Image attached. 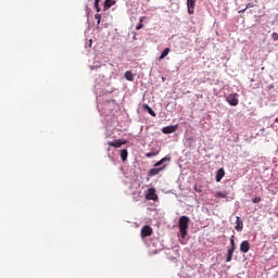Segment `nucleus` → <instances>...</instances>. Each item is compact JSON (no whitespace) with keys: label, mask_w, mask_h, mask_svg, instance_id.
<instances>
[{"label":"nucleus","mask_w":278,"mask_h":278,"mask_svg":"<svg viewBox=\"0 0 278 278\" xmlns=\"http://www.w3.org/2000/svg\"><path fill=\"white\" fill-rule=\"evenodd\" d=\"M189 225H190V217L186 215H182L179 217L178 228H179L180 237L182 238V240L186 238V236H188Z\"/></svg>","instance_id":"obj_1"},{"label":"nucleus","mask_w":278,"mask_h":278,"mask_svg":"<svg viewBox=\"0 0 278 278\" xmlns=\"http://www.w3.org/2000/svg\"><path fill=\"white\" fill-rule=\"evenodd\" d=\"M164 162H170V156H165L161 161L156 162L154 164L155 167L151 168L149 170V174H148L149 177H155V175H160V173H162V170H164V168H166V165L162 166V164H164ZM159 166H162V167H159Z\"/></svg>","instance_id":"obj_2"},{"label":"nucleus","mask_w":278,"mask_h":278,"mask_svg":"<svg viewBox=\"0 0 278 278\" xmlns=\"http://www.w3.org/2000/svg\"><path fill=\"white\" fill-rule=\"evenodd\" d=\"M226 101L227 103H229V105L236 106L238 105V103H240V101L238 100V93H231L228 97H226Z\"/></svg>","instance_id":"obj_3"},{"label":"nucleus","mask_w":278,"mask_h":278,"mask_svg":"<svg viewBox=\"0 0 278 278\" xmlns=\"http://www.w3.org/2000/svg\"><path fill=\"white\" fill-rule=\"evenodd\" d=\"M108 144L109 147H114V149H121L123 144H127V140L117 139L114 141H109Z\"/></svg>","instance_id":"obj_4"},{"label":"nucleus","mask_w":278,"mask_h":278,"mask_svg":"<svg viewBox=\"0 0 278 278\" xmlns=\"http://www.w3.org/2000/svg\"><path fill=\"white\" fill-rule=\"evenodd\" d=\"M149 236H153V228H151V226H143L141 229V238H149Z\"/></svg>","instance_id":"obj_5"},{"label":"nucleus","mask_w":278,"mask_h":278,"mask_svg":"<svg viewBox=\"0 0 278 278\" xmlns=\"http://www.w3.org/2000/svg\"><path fill=\"white\" fill-rule=\"evenodd\" d=\"M146 199L148 201H157V194H155V189L154 188H150L148 190V193L146 195Z\"/></svg>","instance_id":"obj_6"},{"label":"nucleus","mask_w":278,"mask_h":278,"mask_svg":"<svg viewBox=\"0 0 278 278\" xmlns=\"http://www.w3.org/2000/svg\"><path fill=\"white\" fill-rule=\"evenodd\" d=\"M197 0H187L188 14H194Z\"/></svg>","instance_id":"obj_7"},{"label":"nucleus","mask_w":278,"mask_h":278,"mask_svg":"<svg viewBox=\"0 0 278 278\" xmlns=\"http://www.w3.org/2000/svg\"><path fill=\"white\" fill-rule=\"evenodd\" d=\"M240 251L241 253H249L251 251V243L249 241H242L240 243Z\"/></svg>","instance_id":"obj_8"},{"label":"nucleus","mask_w":278,"mask_h":278,"mask_svg":"<svg viewBox=\"0 0 278 278\" xmlns=\"http://www.w3.org/2000/svg\"><path fill=\"white\" fill-rule=\"evenodd\" d=\"M223 177H225V168L222 167L216 172L215 181L220 184V181H223Z\"/></svg>","instance_id":"obj_9"},{"label":"nucleus","mask_w":278,"mask_h":278,"mask_svg":"<svg viewBox=\"0 0 278 278\" xmlns=\"http://www.w3.org/2000/svg\"><path fill=\"white\" fill-rule=\"evenodd\" d=\"M235 229L236 231H242V229H244V223L242 222L240 216H237Z\"/></svg>","instance_id":"obj_10"},{"label":"nucleus","mask_w":278,"mask_h":278,"mask_svg":"<svg viewBox=\"0 0 278 278\" xmlns=\"http://www.w3.org/2000/svg\"><path fill=\"white\" fill-rule=\"evenodd\" d=\"M112 5H116V0H105L103 4V11L108 12Z\"/></svg>","instance_id":"obj_11"},{"label":"nucleus","mask_w":278,"mask_h":278,"mask_svg":"<svg viewBox=\"0 0 278 278\" xmlns=\"http://www.w3.org/2000/svg\"><path fill=\"white\" fill-rule=\"evenodd\" d=\"M177 131V126H167L162 128L163 134H175Z\"/></svg>","instance_id":"obj_12"},{"label":"nucleus","mask_w":278,"mask_h":278,"mask_svg":"<svg viewBox=\"0 0 278 278\" xmlns=\"http://www.w3.org/2000/svg\"><path fill=\"white\" fill-rule=\"evenodd\" d=\"M119 155H121L122 162H127V157L129 156V152L127 151V149H123V150H121Z\"/></svg>","instance_id":"obj_13"},{"label":"nucleus","mask_w":278,"mask_h":278,"mask_svg":"<svg viewBox=\"0 0 278 278\" xmlns=\"http://www.w3.org/2000/svg\"><path fill=\"white\" fill-rule=\"evenodd\" d=\"M142 108L144 112H148V114H150V116H155V111H153V109H151L149 104H143Z\"/></svg>","instance_id":"obj_14"},{"label":"nucleus","mask_w":278,"mask_h":278,"mask_svg":"<svg viewBox=\"0 0 278 278\" xmlns=\"http://www.w3.org/2000/svg\"><path fill=\"white\" fill-rule=\"evenodd\" d=\"M235 252H236V250H233V249H231V248L228 249L226 262H231Z\"/></svg>","instance_id":"obj_15"},{"label":"nucleus","mask_w":278,"mask_h":278,"mask_svg":"<svg viewBox=\"0 0 278 278\" xmlns=\"http://www.w3.org/2000/svg\"><path fill=\"white\" fill-rule=\"evenodd\" d=\"M124 77L125 79H127V81H134V73H131L130 71L125 72Z\"/></svg>","instance_id":"obj_16"},{"label":"nucleus","mask_w":278,"mask_h":278,"mask_svg":"<svg viewBox=\"0 0 278 278\" xmlns=\"http://www.w3.org/2000/svg\"><path fill=\"white\" fill-rule=\"evenodd\" d=\"M168 53H170V48H165L163 50V52L161 53L160 60H164V58H166V55H168Z\"/></svg>","instance_id":"obj_17"},{"label":"nucleus","mask_w":278,"mask_h":278,"mask_svg":"<svg viewBox=\"0 0 278 278\" xmlns=\"http://www.w3.org/2000/svg\"><path fill=\"white\" fill-rule=\"evenodd\" d=\"M215 197H216V199H227V193L216 192Z\"/></svg>","instance_id":"obj_18"},{"label":"nucleus","mask_w":278,"mask_h":278,"mask_svg":"<svg viewBox=\"0 0 278 278\" xmlns=\"http://www.w3.org/2000/svg\"><path fill=\"white\" fill-rule=\"evenodd\" d=\"M94 18H96V21H97V25H101V13H97V14L94 15Z\"/></svg>","instance_id":"obj_19"},{"label":"nucleus","mask_w":278,"mask_h":278,"mask_svg":"<svg viewBox=\"0 0 278 278\" xmlns=\"http://www.w3.org/2000/svg\"><path fill=\"white\" fill-rule=\"evenodd\" d=\"M144 18H147V17L143 16L140 18V23L136 26V29H142V27H143L142 22L144 21Z\"/></svg>","instance_id":"obj_20"},{"label":"nucleus","mask_w":278,"mask_h":278,"mask_svg":"<svg viewBox=\"0 0 278 278\" xmlns=\"http://www.w3.org/2000/svg\"><path fill=\"white\" fill-rule=\"evenodd\" d=\"M230 249L236 250V241L233 240V236L230 239Z\"/></svg>","instance_id":"obj_21"},{"label":"nucleus","mask_w":278,"mask_h":278,"mask_svg":"<svg viewBox=\"0 0 278 278\" xmlns=\"http://www.w3.org/2000/svg\"><path fill=\"white\" fill-rule=\"evenodd\" d=\"M155 155H157V152H148L146 157H155Z\"/></svg>","instance_id":"obj_22"},{"label":"nucleus","mask_w":278,"mask_h":278,"mask_svg":"<svg viewBox=\"0 0 278 278\" xmlns=\"http://www.w3.org/2000/svg\"><path fill=\"white\" fill-rule=\"evenodd\" d=\"M194 190H195V192H199V193L203 192V188L199 185L194 186Z\"/></svg>","instance_id":"obj_23"},{"label":"nucleus","mask_w":278,"mask_h":278,"mask_svg":"<svg viewBox=\"0 0 278 278\" xmlns=\"http://www.w3.org/2000/svg\"><path fill=\"white\" fill-rule=\"evenodd\" d=\"M262 201V198L256 197L252 199V203H260Z\"/></svg>","instance_id":"obj_24"},{"label":"nucleus","mask_w":278,"mask_h":278,"mask_svg":"<svg viewBox=\"0 0 278 278\" xmlns=\"http://www.w3.org/2000/svg\"><path fill=\"white\" fill-rule=\"evenodd\" d=\"M93 8H94L96 12H98V13L101 12V7H99L98 3H94Z\"/></svg>","instance_id":"obj_25"},{"label":"nucleus","mask_w":278,"mask_h":278,"mask_svg":"<svg viewBox=\"0 0 278 278\" xmlns=\"http://www.w3.org/2000/svg\"><path fill=\"white\" fill-rule=\"evenodd\" d=\"M271 38H273V40H274L275 42H277V40H278V34H277V33H273V34H271Z\"/></svg>","instance_id":"obj_26"},{"label":"nucleus","mask_w":278,"mask_h":278,"mask_svg":"<svg viewBox=\"0 0 278 278\" xmlns=\"http://www.w3.org/2000/svg\"><path fill=\"white\" fill-rule=\"evenodd\" d=\"M249 8H255V4H253V3H248V4L245 5V10H249Z\"/></svg>","instance_id":"obj_27"},{"label":"nucleus","mask_w":278,"mask_h":278,"mask_svg":"<svg viewBox=\"0 0 278 278\" xmlns=\"http://www.w3.org/2000/svg\"><path fill=\"white\" fill-rule=\"evenodd\" d=\"M244 12H247V9H242L239 11V14H244Z\"/></svg>","instance_id":"obj_28"},{"label":"nucleus","mask_w":278,"mask_h":278,"mask_svg":"<svg viewBox=\"0 0 278 278\" xmlns=\"http://www.w3.org/2000/svg\"><path fill=\"white\" fill-rule=\"evenodd\" d=\"M94 3L99 4V3H101V0H94Z\"/></svg>","instance_id":"obj_29"},{"label":"nucleus","mask_w":278,"mask_h":278,"mask_svg":"<svg viewBox=\"0 0 278 278\" xmlns=\"http://www.w3.org/2000/svg\"><path fill=\"white\" fill-rule=\"evenodd\" d=\"M275 123H278V117L275 119Z\"/></svg>","instance_id":"obj_30"},{"label":"nucleus","mask_w":278,"mask_h":278,"mask_svg":"<svg viewBox=\"0 0 278 278\" xmlns=\"http://www.w3.org/2000/svg\"><path fill=\"white\" fill-rule=\"evenodd\" d=\"M269 88H273V86H269Z\"/></svg>","instance_id":"obj_31"}]
</instances>
